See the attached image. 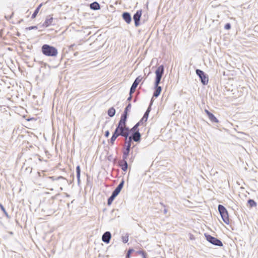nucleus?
Wrapping results in <instances>:
<instances>
[{
  "label": "nucleus",
  "mask_w": 258,
  "mask_h": 258,
  "mask_svg": "<svg viewBox=\"0 0 258 258\" xmlns=\"http://www.w3.org/2000/svg\"><path fill=\"white\" fill-rule=\"evenodd\" d=\"M43 182L44 185L47 189L52 191L54 189L53 187H59L58 192H60L63 190L62 186L68 182V180L61 176L58 177L53 176L45 177Z\"/></svg>",
  "instance_id": "1"
},
{
  "label": "nucleus",
  "mask_w": 258,
  "mask_h": 258,
  "mask_svg": "<svg viewBox=\"0 0 258 258\" xmlns=\"http://www.w3.org/2000/svg\"><path fill=\"white\" fill-rule=\"evenodd\" d=\"M164 67L163 65L159 66L155 71V80L154 82V89L153 97L157 98L159 96L162 91V87L159 86L161 80L164 74Z\"/></svg>",
  "instance_id": "2"
},
{
  "label": "nucleus",
  "mask_w": 258,
  "mask_h": 258,
  "mask_svg": "<svg viewBox=\"0 0 258 258\" xmlns=\"http://www.w3.org/2000/svg\"><path fill=\"white\" fill-rule=\"evenodd\" d=\"M41 52L44 55L49 57H55L58 54L57 49L55 47L46 44L42 46Z\"/></svg>",
  "instance_id": "3"
},
{
  "label": "nucleus",
  "mask_w": 258,
  "mask_h": 258,
  "mask_svg": "<svg viewBox=\"0 0 258 258\" xmlns=\"http://www.w3.org/2000/svg\"><path fill=\"white\" fill-rule=\"evenodd\" d=\"M119 136L124 138L125 143H127L130 136V130L128 127L127 126L126 123L121 124L118 123Z\"/></svg>",
  "instance_id": "4"
},
{
  "label": "nucleus",
  "mask_w": 258,
  "mask_h": 258,
  "mask_svg": "<svg viewBox=\"0 0 258 258\" xmlns=\"http://www.w3.org/2000/svg\"><path fill=\"white\" fill-rule=\"evenodd\" d=\"M218 211L224 222L226 224H229V218L227 209L222 205H219Z\"/></svg>",
  "instance_id": "5"
},
{
  "label": "nucleus",
  "mask_w": 258,
  "mask_h": 258,
  "mask_svg": "<svg viewBox=\"0 0 258 258\" xmlns=\"http://www.w3.org/2000/svg\"><path fill=\"white\" fill-rule=\"evenodd\" d=\"M196 74L199 76L201 81V83L204 85H206L208 83L209 78L207 75L203 71L200 69H197L196 70Z\"/></svg>",
  "instance_id": "6"
},
{
  "label": "nucleus",
  "mask_w": 258,
  "mask_h": 258,
  "mask_svg": "<svg viewBox=\"0 0 258 258\" xmlns=\"http://www.w3.org/2000/svg\"><path fill=\"white\" fill-rule=\"evenodd\" d=\"M132 105L130 103L126 106L123 113L121 114L120 120L118 123L125 124L128 116V112L131 108Z\"/></svg>",
  "instance_id": "7"
},
{
  "label": "nucleus",
  "mask_w": 258,
  "mask_h": 258,
  "mask_svg": "<svg viewBox=\"0 0 258 258\" xmlns=\"http://www.w3.org/2000/svg\"><path fill=\"white\" fill-rule=\"evenodd\" d=\"M205 237L206 238L207 240L211 244L218 246H223V243L220 239L215 237H213L209 234H205Z\"/></svg>",
  "instance_id": "8"
},
{
  "label": "nucleus",
  "mask_w": 258,
  "mask_h": 258,
  "mask_svg": "<svg viewBox=\"0 0 258 258\" xmlns=\"http://www.w3.org/2000/svg\"><path fill=\"white\" fill-rule=\"evenodd\" d=\"M129 139V141L132 142L133 141L136 142H140L141 139V134L139 132V131H136L134 132L131 133Z\"/></svg>",
  "instance_id": "9"
},
{
  "label": "nucleus",
  "mask_w": 258,
  "mask_h": 258,
  "mask_svg": "<svg viewBox=\"0 0 258 258\" xmlns=\"http://www.w3.org/2000/svg\"><path fill=\"white\" fill-rule=\"evenodd\" d=\"M44 214L46 216H50L52 215L56 211V209L53 208V206L52 205H48L46 206L44 208L42 209Z\"/></svg>",
  "instance_id": "10"
},
{
  "label": "nucleus",
  "mask_w": 258,
  "mask_h": 258,
  "mask_svg": "<svg viewBox=\"0 0 258 258\" xmlns=\"http://www.w3.org/2000/svg\"><path fill=\"white\" fill-rule=\"evenodd\" d=\"M142 14V11L140 10H138L133 16V20L135 22V25L136 27H139L140 25V20Z\"/></svg>",
  "instance_id": "11"
},
{
  "label": "nucleus",
  "mask_w": 258,
  "mask_h": 258,
  "mask_svg": "<svg viewBox=\"0 0 258 258\" xmlns=\"http://www.w3.org/2000/svg\"><path fill=\"white\" fill-rule=\"evenodd\" d=\"M119 136V126H118V123H117V125L116 126V127L114 131V132L112 134V136L110 139L109 143L113 145L114 144V142L115 140L117 139L118 137Z\"/></svg>",
  "instance_id": "12"
},
{
  "label": "nucleus",
  "mask_w": 258,
  "mask_h": 258,
  "mask_svg": "<svg viewBox=\"0 0 258 258\" xmlns=\"http://www.w3.org/2000/svg\"><path fill=\"white\" fill-rule=\"evenodd\" d=\"M132 143L131 141H127V143H125V147L124 150L123 152V158H127L131 150Z\"/></svg>",
  "instance_id": "13"
},
{
  "label": "nucleus",
  "mask_w": 258,
  "mask_h": 258,
  "mask_svg": "<svg viewBox=\"0 0 258 258\" xmlns=\"http://www.w3.org/2000/svg\"><path fill=\"white\" fill-rule=\"evenodd\" d=\"M127 158H123L122 160L118 161V165L121 170L124 172L126 171L128 168V164L126 161Z\"/></svg>",
  "instance_id": "14"
},
{
  "label": "nucleus",
  "mask_w": 258,
  "mask_h": 258,
  "mask_svg": "<svg viewBox=\"0 0 258 258\" xmlns=\"http://www.w3.org/2000/svg\"><path fill=\"white\" fill-rule=\"evenodd\" d=\"M111 237V233L109 231L104 232L102 236V241L106 243H109Z\"/></svg>",
  "instance_id": "15"
},
{
  "label": "nucleus",
  "mask_w": 258,
  "mask_h": 258,
  "mask_svg": "<svg viewBox=\"0 0 258 258\" xmlns=\"http://www.w3.org/2000/svg\"><path fill=\"white\" fill-rule=\"evenodd\" d=\"M122 17L123 20L128 24H130L132 21V17L130 13L125 12L122 14Z\"/></svg>",
  "instance_id": "16"
},
{
  "label": "nucleus",
  "mask_w": 258,
  "mask_h": 258,
  "mask_svg": "<svg viewBox=\"0 0 258 258\" xmlns=\"http://www.w3.org/2000/svg\"><path fill=\"white\" fill-rule=\"evenodd\" d=\"M53 18L52 16L49 15L46 17L44 22L43 24V26L47 27L52 24Z\"/></svg>",
  "instance_id": "17"
},
{
  "label": "nucleus",
  "mask_w": 258,
  "mask_h": 258,
  "mask_svg": "<svg viewBox=\"0 0 258 258\" xmlns=\"http://www.w3.org/2000/svg\"><path fill=\"white\" fill-rule=\"evenodd\" d=\"M151 111V108H150V107H149L147 110L146 111V112H145L143 117L142 118V119L140 120V121H142V124H143L144 122H146L147 119H148V118L149 117V113Z\"/></svg>",
  "instance_id": "18"
},
{
  "label": "nucleus",
  "mask_w": 258,
  "mask_h": 258,
  "mask_svg": "<svg viewBox=\"0 0 258 258\" xmlns=\"http://www.w3.org/2000/svg\"><path fill=\"white\" fill-rule=\"evenodd\" d=\"M90 8L93 10H98L100 9V6L97 2H94L90 5Z\"/></svg>",
  "instance_id": "19"
},
{
  "label": "nucleus",
  "mask_w": 258,
  "mask_h": 258,
  "mask_svg": "<svg viewBox=\"0 0 258 258\" xmlns=\"http://www.w3.org/2000/svg\"><path fill=\"white\" fill-rule=\"evenodd\" d=\"M142 77L141 76H138L134 81L133 82L132 87L135 88L136 89L137 87H138L139 84L142 80Z\"/></svg>",
  "instance_id": "20"
},
{
  "label": "nucleus",
  "mask_w": 258,
  "mask_h": 258,
  "mask_svg": "<svg viewBox=\"0 0 258 258\" xmlns=\"http://www.w3.org/2000/svg\"><path fill=\"white\" fill-rule=\"evenodd\" d=\"M76 175H77V178L78 180V184H80V183L81 182L80 180V176H81V168L79 165H78L76 167Z\"/></svg>",
  "instance_id": "21"
},
{
  "label": "nucleus",
  "mask_w": 258,
  "mask_h": 258,
  "mask_svg": "<svg viewBox=\"0 0 258 258\" xmlns=\"http://www.w3.org/2000/svg\"><path fill=\"white\" fill-rule=\"evenodd\" d=\"M142 121H139L138 123H137L131 129H130V133L139 131V126L142 124Z\"/></svg>",
  "instance_id": "22"
},
{
  "label": "nucleus",
  "mask_w": 258,
  "mask_h": 258,
  "mask_svg": "<svg viewBox=\"0 0 258 258\" xmlns=\"http://www.w3.org/2000/svg\"><path fill=\"white\" fill-rule=\"evenodd\" d=\"M43 5V4L41 3L40 4L38 7L37 8L35 9V10L34 11L33 14H32V17H31V18L32 19H34L36 18L37 14L38 13L40 8H41V7Z\"/></svg>",
  "instance_id": "23"
},
{
  "label": "nucleus",
  "mask_w": 258,
  "mask_h": 258,
  "mask_svg": "<svg viewBox=\"0 0 258 258\" xmlns=\"http://www.w3.org/2000/svg\"><path fill=\"white\" fill-rule=\"evenodd\" d=\"M115 109L113 107L110 108L107 111V114L110 117H113L115 114Z\"/></svg>",
  "instance_id": "24"
},
{
  "label": "nucleus",
  "mask_w": 258,
  "mask_h": 258,
  "mask_svg": "<svg viewBox=\"0 0 258 258\" xmlns=\"http://www.w3.org/2000/svg\"><path fill=\"white\" fill-rule=\"evenodd\" d=\"M247 204L248 205V206L250 208L255 207L257 206L256 203L252 199H249L247 201Z\"/></svg>",
  "instance_id": "25"
},
{
  "label": "nucleus",
  "mask_w": 258,
  "mask_h": 258,
  "mask_svg": "<svg viewBox=\"0 0 258 258\" xmlns=\"http://www.w3.org/2000/svg\"><path fill=\"white\" fill-rule=\"evenodd\" d=\"M209 115L208 116L210 120L212 122H218V120L217 118L215 117V116L212 113H209Z\"/></svg>",
  "instance_id": "26"
},
{
  "label": "nucleus",
  "mask_w": 258,
  "mask_h": 258,
  "mask_svg": "<svg viewBox=\"0 0 258 258\" xmlns=\"http://www.w3.org/2000/svg\"><path fill=\"white\" fill-rule=\"evenodd\" d=\"M116 197V195L112 193L111 196L107 200V205H110Z\"/></svg>",
  "instance_id": "27"
},
{
  "label": "nucleus",
  "mask_w": 258,
  "mask_h": 258,
  "mask_svg": "<svg viewBox=\"0 0 258 258\" xmlns=\"http://www.w3.org/2000/svg\"><path fill=\"white\" fill-rule=\"evenodd\" d=\"M0 208L2 210V211L4 212V213L5 214V215H6V216L8 218H10V216L8 214V213L7 212L5 208H4V207L3 206V205L2 204L0 203Z\"/></svg>",
  "instance_id": "28"
},
{
  "label": "nucleus",
  "mask_w": 258,
  "mask_h": 258,
  "mask_svg": "<svg viewBox=\"0 0 258 258\" xmlns=\"http://www.w3.org/2000/svg\"><path fill=\"white\" fill-rule=\"evenodd\" d=\"M121 189H120L119 187L116 186V187L114 189V190L112 191V194L116 196L119 194Z\"/></svg>",
  "instance_id": "29"
},
{
  "label": "nucleus",
  "mask_w": 258,
  "mask_h": 258,
  "mask_svg": "<svg viewBox=\"0 0 258 258\" xmlns=\"http://www.w3.org/2000/svg\"><path fill=\"white\" fill-rule=\"evenodd\" d=\"M134 251V249L133 248H129V249L128 250V251L126 254V255H125L126 258H130L131 256V254Z\"/></svg>",
  "instance_id": "30"
},
{
  "label": "nucleus",
  "mask_w": 258,
  "mask_h": 258,
  "mask_svg": "<svg viewBox=\"0 0 258 258\" xmlns=\"http://www.w3.org/2000/svg\"><path fill=\"white\" fill-rule=\"evenodd\" d=\"M138 253L141 254L143 258H147V254L145 251L143 250H139L137 252Z\"/></svg>",
  "instance_id": "31"
},
{
  "label": "nucleus",
  "mask_w": 258,
  "mask_h": 258,
  "mask_svg": "<svg viewBox=\"0 0 258 258\" xmlns=\"http://www.w3.org/2000/svg\"><path fill=\"white\" fill-rule=\"evenodd\" d=\"M122 242L124 243L128 241V235L126 234L125 236H122Z\"/></svg>",
  "instance_id": "32"
},
{
  "label": "nucleus",
  "mask_w": 258,
  "mask_h": 258,
  "mask_svg": "<svg viewBox=\"0 0 258 258\" xmlns=\"http://www.w3.org/2000/svg\"><path fill=\"white\" fill-rule=\"evenodd\" d=\"M124 183V180L122 179L117 186L119 187L120 189H122V188L123 187Z\"/></svg>",
  "instance_id": "33"
},
{
  "label": "nucleus",
  "mask_w": 258,
  "mask_h": 258,
  "mask_svg": "<svg viewBox=\"0 0 258 258\" xmlns=\"http://www.w3.org/2000/svg\"><path fill=\"white\" fill-rule=\"evenodd\" d=\"M224 28L226 30H229L231 29V24L229 23H226L224 26Z\"/></svg>",
  "instance_id": "34"
},
{
  "label": "nucleus",
  "mask_w": 258,
  "mask_h": 258,
  "mask_svg": "<svg viewBox=\"0 0 258 258\" xmlns=\"http://www.w3.org/2000/svg\"><path fill=\"white\" fill-rule=\"evenodd\" d=\"M135 91L136 89L131 87L130 90V95L131 96L132 95V94L135 92Z\"/></svg>",
  "instance_id": "35"
},
{
  "label": "nucleus",
  "mask_w": 258,
  "mask_h": 258,
  "mask_svg": "<svg viewBox=\"0 0 258 258\" xmlns=\"http://www.w3.org/2000/svg\"><path fill=\"white\" fill-rule=\"evenodd\" d=\"M110 135V133H109V131H106L105 132V134H104V136L106 138H107L109 137Z\"/></svg>",
  "instance_id": "36"
},
{
  "label": "nucleus",
  "mask_w": 258,
  "mask_h": 258,
  "mask_svg": "<svg viewBox=\"0 0 258 258\" xmlns=\"http://www.w3.org/2000/svg\"><path fill=\"white\" fill-rule=\"evenodd\" d=\"M37 26H30L29 28H28V29L29 30H32V29H37Z\"/></svg>",
  "instance_id": "37"
},
{
  "label": "nucleus",
  "mask_w": 258,
  "mask_h": 258,
  "mask_svg": "<svg viewBox=\"0 0 258 258\" xmlns=\"http://www.w3.org/2000/svg\"><path fill=\"white\" fill-rule=\"evenodd\" d=\"M205 112H206V114L208 116L209 115V113H211V112H210L209 111H208L207 109H205Z\"/></svg>",
  "instance_id": "38"
},
{
  "label": "nucleus",
  "mask_w": 258,
  "mask_h": 258,
  "mask_svg": "<svg viewBox=\"0 0 258 258\" xmlns=\"http://www.w3.org/2000/svg\"><path fill=\"white\" fill-rule=\"evenodd\" d=\"M132 95L131 96L130 95V96L127 98V100L130 101L132 100Z\"/></svg>",
  "instance_id": "39"
},
{
  "label": "nucleus",
  "mask_w": 258,
  "mask_h": 258,
  "mask_svg": "<svg viewBox=\"0 0 258 258\" xmlns=\"http://www.w3.org/2000/svg\"><path fill=\"white\" fill-rule=\"evenodd\" d=\"M89 177L87 178V182H89Z\"/></svg>",
  "instance_id": "40"
},
{
  "label": "nucleus",
  "mask_w": 258,
  "mask_h": 258,
  "mask_svg": "<svg viewBox=\"0 0 258 258\" xmlns=\"http://www.w3.org/2000/svg\"><path fill=\"white\" fill-rule=\"evenodd\" d=\"M164 212L166 213V210L165 209L164 210Z\"/></svg>",
  "instance_id": "41"
}]
</instances>
